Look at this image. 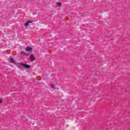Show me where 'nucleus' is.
I'll use <instances>...</instances> for the list:
<instances>
[{
    "mask_svg": "<svg viewBox=\"0 0 130 130\" xmlns=\"http://www.w3.org/2000/svg\"><path fill=\"white\" fill-rule=\"evenodd\" d=\"M21 66L24 67L25 69H30V66L27 64L21 63Z\"/></svg>",
    "mask_w": 130,
    "mask_h": 130,
    "instance_id": "f257e3e1",
    "label": "nucleus"
},
{
    "mask_svg": "<svg viewBox=\"0 0 130 130\" xmlns=\"http://www.w3.org/2000/svg\"><path fill=\"white\" fill-rule=\"evenodd\" d=\"M30 59L31 61H34V60H35V56H34V55L31 54L30 55Z\"/></svg>",
    "mask_w": 130,
    "mask_h": 130,
    "instance_id": "f03ea898",
    "label": "nucleus"
},
{
    "mask_svg": "<svg viewBox=\"0 0 130 130\" xmlns=\"http://www.w3.org/2000/svg\"><path fill=\"white\" fill-rule=\"evenodd\" d=\"M26 51H32V49L31 47H27L25 49Z\"/></svg>",
    "mask_w": 130,
    "mask_h": 130,
    "instance_id": "7ed1b4c3",
    "label": "nucleus"
},
{
    "mask_svg": "<svg viewBox=\"0 0 130 130\" xmlns=\"http://www.w3.org/2000/svg\"><path fill=\"white\" fill-rule=\"evenodd\" d=\"M31 23H32V21H27V23H26L25 24V26L28 27L29 26V24H30Z\"/></svg>",
    "mask_w": 130,
    "mask_h": 130,
    "instance_id": "20e7f679",
    "label": "nucleus"
},
{
    "mask_svg": "<svg viewBox=\"0 0 130 130\" xmlns=\"http://www.w3.org/2000/svg\"><path fill=\"white\" fill-rule=\"evenodd\" d=\"M9 60L11 63H14V59L13 58L11 57L9 58Z\"/></svg>",
    "mask_w": 130,
    "mask_h": 130,
    "instance_id": "39448f33",
    "label": "nucleus"
},
{
    "mask_svg": "<svg viewBox=\"0 0 130 130\" xmlns=\"http://www.w3.org/2000/svg\"><path fill=\"white\" fill-rule=\"evenodd\" d=\"M20 54H23L24 55H27V53L25 51L21 52Z\"/></svg>",
    "mask_w": 130,
    "mask_h": 130,
    "instance_id": "423d86ee",
    "label": "nucleus"
},
{
    "mask_svg": "<svg viewBox=\"0 0 130 130\" xmlns=\"http://www.w3.org/2000/svg\"><path fill=\"white\" fill-rule=\"evenodd\" d=\"M51 87L53 89H54L55 88V86L54 85V84H51Z\"/></svg>",
    "mask_w": 130,
    "mask_h": 130,
    "instance_id": "0eeeda50",
    "label": "nucleus"
},
{
    "mask_svg": "<svg viewBox=\"0 0 130 130\" xmlns=\"http://www.w3.org/2000/svg\"><path fill=\"white\" fill-rule=\"evenodd\" d=\"M57 6L58 7H60L61 6V3H57Z\"/></svg>",
    "mask_w": 130,
    "mask_h": 130,
    "instance_id": "6e6552de",
    "label": "nucleus"
},
{
    "mask_svg": "<svg viewBox=\"0 0 130 130\" xmlns=\"http://www.w3.org/2000/svg\"><path fill=\"white\" fill-rule=\"evenodd\" d=\"M3 101V100L2 99V98H0V103H2Z\"/></svg>",
    "mask_w": 130,
    "mask_h": 130,
    "instance_id": "1a4fd4ad",
    "label": "nucleus"
}]
</instances>
